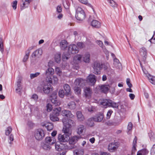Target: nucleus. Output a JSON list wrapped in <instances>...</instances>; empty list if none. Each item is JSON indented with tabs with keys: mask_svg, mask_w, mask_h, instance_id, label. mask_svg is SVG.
Segmentation results:
<instances>
[{
	"mask_svg": "<svg viewBox=\"0 0 155 155\" xmlns=\"http://www.w3.org/2000/svg\"><path fill=\"white\" fill-rule=\"evenodd\" d=\"M79 51V49L77 46L75 45H71L68 47V53H64L62 55V60L65 61L70 57L71 54H74L77 53Z\"/></svg>",
	"mask_w": 155,
	"mask_h": 155,
	"instance_id": "nucleus-1",
	"label": "nucleus"
},
{
	"mask_svg": "<svg viewBox=\"0 0 155 155\" xmlns=\"http://www.w3.org/2000/svg\"><path fill=\"white\" fill-rule=\"evenodd\" d=\"M101 104L104 106L111 107L114 108H118L119 104L110 100L104 99L101 102Z\"/></svg>",
	"mask_w": 155,
	"mask_h": 155,
	"instance_id": "nucleus-2",
	"label": "nucleus"
},
{
	"mask_svg": "<svg viewBox=\"0 0 155 155\" xmlns=\"http://www.w3.org/2000/svg\"><path fill=\"white\" fill-rule=\"evenodd\" d=\"M75 17L76 19L80 21H82L85 18V14L83 10L78 7L76 10Z\"/></svg>",
	"mask_w": 155,
	"mask_h": 155,
	"instance_id": "nucleus-3",
	"label": "nucleus"
},
{
	"mask_svg": "<svg viewBox=\"0 0 155 155\" xmlns=\"http://www.w3.org/2000/svg\"><path fill=\"white\" fill-rule=\"evenodd\" d=\"M34 136L37 140H41L45 136L44 131L41 129L35 130L34 133Z\"/></svg>",
	"mask_w": 155,
	"mask_h": 155,
	"instance_id": "nucleus-4",
	"label": "nucleus"
},
{
	"mask_svg": "<svg viewBox=\"0 0 155 155\" xmlns=\"http://www.w3.org/2000/svg\"><path fill=\"white\" fill-rule=\"evenodd\" d=\"M62 122L64 126L71 128L75 125V123L73 120L71 119L68 120L66 118H64L62 119Z\"/></svg>",
	"mask_w": 155,
	"mask_h": 155,
	"instance_id": "nucleus-5",
	"label": "nucleus"
},
{
	"mask_svg": "<svg viewBox=\"0 0 155 155\" xmlns=\"http://www.w3.org/2000/svg\"><path fill=\"white\" fill-rule=\"evenodd\" d=\"M119 145L117 142H114L110 143L108 147V149L110 152L116 151L119 147Z\"/></svg>",
	"mask_w": 155,
	"mask_h": 155,
	"instance_id": "nucleus-6",
	"label": "nucleus"
},
{
	"mask_svg": "<svg viewBox=\"0 0 155 155\" xmlns=\"http://www.w3.org/2000/svg\"><path fill=\"white\" fill-rule=\"evenodd\" d=\"M54 73V69L51 67L49 68L45 71L46 81H49L50 78L52 77Z\"/></svg>",
	"mask_w": 155,
	"mask_h": 155,
	"instance_id": "nucleus-7",
	"label": "nucleus"
},
{
	"mask_svg": "<svg viewBox=\"0 0 155 155\" xmlns=\"http://www.w3.org/2000/svg\"><path fill=\"white\" fill-rule=\"evenodd\" d=\"M56 92H54L50 96V99L52 103L55 106L59 105L60 102L57 99Z\"/></svg>",
	"mask_w": 155,
	"mask_h": 155,
	"instance_id": "nucleus-8",
	"label": "nucleus"
},
{
	"mask_svg": "<svg viewBox=\"0 0 155 155\" xmlns=\"http://www.w3.org/2000/svg\"><path fill=\"white\" fill-rule=\"evenodd\" d=\"M93 68L94 69L93 73L95 74H98L100 70L102 69V66L100 63L97 61L94 62Z\"/></svg>",
	"mask_w": 155,
	"mask_h": 155,
	"instance_id": "nucleus-9",
	"label": "nucleus"
},
{
	"mask_svg": "<svg viewBox=\"0 0 155 155\" xmlns=\"http://www.w3.org/2000/svg\"><path fill=\"white\" fill-rule=\"evenodd\" d=\"M70 139L69 135L67 134H59L58 137V139L60 142L64 143L68 142Z\"/></svg>",
	"mask_w": 155,
	"mask_h": 155,
	"instance_id": "nucleus-10",
	"label": "nucleus"
},
{
	"mask_svg": "<svg viewBox=\"0 0 155 155\" xmlns=\"http://www.w3.org/2000/svg\"><path fill=\"white\" fill-rule=\"evenodd\" d=\"M85 81L81 78H78L74 81V85L79 86L80 87H83L85 85Z\"/></svg>",
	"mask_w": 155,
	"mask_h": 155,
	"instance_id": "nucleus-11",
	"label": "nucleus"
},
{
	"mask_svg": "<svg viewBox=\"0 0 155 155\" xmlns=\"http://www.w3.org/2000/svg\"><path fill=\"white\" fill-rule=\"evenodd\" d=\"M32 0H22L20 4L21 9L22 10L27 8Z\"/></svg>",
	"mask_w": 155,
	"mask_h": 155,
	"instance_id": "nucleus-12",
	"label": "nucleus"
},
{
	"mask_svg": "<svg viewBox=\"0 0 155 155\" xmlns=\"http://www.w3.org/2000/svg\"><path fill=\"white\" fill-rule=\"evenodd\" d=\"M110 86L109 85H100L97 87V88L100 90L101 91L106 93L109 90Z\"/></svg>",
	"mask_w": 155,
	"mask_h": 155,
	"instance_id": "nucleus-13",
	"label": "nucleus"
},
{
	"mask_svg": "<svg viewBox=\"0 0 155 155\" xmlns=\"http://www.w3.org/2000/svg\"><path fill=\"white\" fill-rule=\"evenodd\" d=\"M42 54V49H38L33 52L31 56L32 58H38L41 57Z\"/></svg>",
	"mask_w": 155,
	"mask_h": 155,
	"instance_id": "nucleus-14",
	"label": "nucleus"
},
{
	"mask_svg": "<svg viewBox=\"0 0 155 155\" xmlns=\"http://www.w3.org/2000/svg\"><path fill=\"white\" fill-rule=\"evenodd\" d=\"M21 78L20 77H19L16 82L17 87L16 89V91L17 92L18 94L20 93L22 89V87L21 85Z\"/></svg>",
	"mask_w": 155,
	"mask_h": 155,
	"instance_id": "nucleus-15",
	"label": "nucleus"
},
{
	"mask_svg": "<svg viewBox=\"0 0 155 155\" xmlns=\"http://www.w3.org/2000/svg\"><path fill=\"white\" fill-rule=\"evenodd\" d=\"M87 81L91 83L92 85H94L96 81L95 76L93 74H90L87 78Z\"/></svg>",
	"mask_w": 155,
	"mask_h": 155,
	"instance_id": "nucleus-16",
	"label": "nucleus"
},
{
	"mask_svg": "<svg viewBox=\"0 0 155 155\" xmlns=\"http://www.w3.org/2000/svg\"><path fill=\"white\" fill-rule=\"evenodd\" d=\"M61 114L63 116L67 117L73 118L74 115L71 114V112L68 110H64L61 111Z\"/></svg>",
	"mask_w": 155,
	"mask_h": 155,
	"instance_id": "nucleus-17",
	"label": "nucleus"
},
{
	"mask_svg": "<svg viewBox=\"0 0 155 155\" xmlns=\"http://www.w3.org/2000/svg\"><path fill=\"white\" fill-rule=\"evenodd\" d=\"M140 55L143 57V60L144 62L147 56V51L146 49L144 47H142L140 49Z\"/></svg>",
	"mask_w": 155,
	"mask_h": 155,
	"instance_id": "nucleus-18",
	"label": "nucleus"
},
{
	"mask_svg": "<svg viewBox=\"0 0 155 155\" xmlns=\"http://www.w3.org/2000/svg\"><path fill=\"white\" fill-rule=\"evenodd\" d=\"M91 25L93 28H99L101 27V23L98 21L93 19L91 23Z\"/></svg>",
	"mask_w": 155,
	"mask_h": 155,
	"instance_id": "nucleus-19",
	"label": "nucleus"
},
{
	"mask_svg": "<svg viewBox=\"0 0 155 155\" xmlns=\"http://www.w3.org/2000/svg\"><path fill=\"white\" fill-rule=\"evenodd\" d=\"M94 121L96 122H101L104 118L103 114L102 113H100L94 117H93Z\"/></svg>",
	"mask_w": 155,
	"mask_h": 155,
	"instance_id": "nucleus-20",
	"label": "nucleus"
},
{
	"mask_svg": "<svg viewBox=\"0 0 155 155\" xmlns=\"http://www.w3.org/2000/svg\"><path fill=\"white\" fill-rule=\"evenodd\" d=\"M52 87L50 84H45L43 87V91L44 93L48 94L51 90Z\"/></svg>",
	"mask_w": 155,
	"mask_h": 155,
	"instance_id": "nucleus-21",
	"label": "nucleus"
},
{
	"mask_svg": "<svg viewBox=\"0 0 155 155\" xmlns=\"http://www.w3.org/2000/svg\"><path fill=\"white\" fill-rule=\"evenodd\" d=\"M56 142V140L53 137H47L45 139V142L50 145L54 144Z\"/></svg>",
	"mask_w": 155,
	"mask_h": 155,
	"instance_id": "nucleus-22",
	"label": "nucleus"
},
{
	"mask_svg": "<svg viewBox=\"0 0 155 155\" xmlns=\"http://www.w3.org/2000/svg\"><path fill=\"white\" fill-rule=\"evenodd\" d=\"M85 96L88 98H90L92 94V90L89 87H86L84 90Z\"/></svg>",
	"mask_w": 155,
	"mask_h": 155,
	"instance_id": "nucleus-23",
	"label": "nucleus"
},
{
	"mask_svg": "<svg viewBox=\"0 0 155 155\" xmlns=\"http://www.w3.org/2000/svg\"><path fill=\"white\" fill-rule=\"evenodd\" d=\"M83 61L85 63H89L90 61V55L89 53H86L83 55Z\"/></svg>",
	"mask_w": 155,
	"mask_h": 155,
	"instance_id": "nucleus-24",
	"label": "nucleus"
},
{
	"mask_svg": "<svg viewBox=\"0 0 155 155\" xmlns=\"http://www.w3.org/2000/svg\"><path fill=\"white\" fill-rule=\"evenodd\" d=\"M68 42L65 40H61L60 44L61 49L62 50H65L68 47Z\"/></svg>",
	"mask_w": 155,
	"mask_h": 155,
	"instance_id": "nucleus-25",
	"label": "nucleus"
},
{
	"mask_svg": "<svg viewBox=\"0 0 155 155\" xmlns=\"http://www.w3.org/2000/svg\"><path fill=\"white\" fill-rule=\"evenodd\" d=\"M33 48L32 47L30 48L26 51L25 55L24 56L22 61L24 62H26L28 59L30 55V51L31 49H33Z\"/></svg>",
	"mask_w": 155,
	"mask_h": 155,
	"instance_id": "nucleus-26",
	"label": "nucleus"
},
{
	"mask_svg": "<svg viewBox=\"0 0 155 155\" xmlns=\"http://www.w3.org/2000/svg\"><path fill=\"white\" fill-rule=\"evenodd\" d=\"M64 88L65 92V95L68 96L71 93V88L69 85L68 84H65L64 86Z\"/></svg>",
	"mask_w": 155,
	"mask_h": 155,
	"instance_id": "nucleus-27",
	"label": "nucleus"
},
{
	"mask_svg": "<svg viewBox=\"0 0 155 155\" xmlns=\"http://www.w3.org/2000/svg\"><path fill=\"white\" fill-rule=\"evenodd\" d=\"M58 79L56 76L54 75L50 78L49 81H47L50 83L56 84L58 83Z\"/></svg>",
	"mask_w": 155,
	"mask_h": 155,
	"instance_id": "nucleus-28",
	"label": "nucleus"
},
{
	"mask_svg": "<svg viewBox=\"0 0 155 155\" xmlns=\"http://www.w3.org/2000/svg\"><path fill=\"white\" fill-rule=\"evenodd\" d=\"M79 139V137L75 136L71 137L69 139V143L70 144L74 145L77 143Z\"/></svg>",
	"mask_w": 155,
	"mask_h": 155,
	"instance_id": "nucleus-29",
	"label": "nucleus"
},
{
	"mask_svg": "<svg viewBox=\"0 0 155 155\" xmlns=\"http://www.w3.org/2000/svg\"><path fill=\"white\" fill-rule=\"evenodd\" d=\"M83 55L81 54H77L74 58V61L77 63L81 62V59L82 58Z\"/></svg>",
	"mask_w": 155,
	"mask_h": 155,
	"instance_id": "nucleus-30",
	"label": "nucleus"
},
{
	"mask_svg": "<svg viewBox=\"0 0 155 155\" xmlns=\"http://www.w3.org/2000/svg\"><path fill=\"white\" fill-rule=\"evenodd\" d=\"M77 117L78 120L80 121H83L85 118L81 112L80 111H77L76 113Z\"/></svg>",
	"mask_w": 155,
	"mask_h": 155,
	"instance_id": "nucleus-31",
	"label": "nucleus"
},
{
	"mask_svg": "<svg viewBox=\"0 0 155 155\" xmlns=\"http://www.w3.org/2000/svg\"><path fill=\"white\" fill-rule=\"evenodd\" d=\"M114 64L115 67L117 68H120L121 67V64L119 61L116 58L114 59Z\"/></svg>",
	"mask_w": 155,
	"mask_h": 155,
	"instance_id": "nucleus-32",
	"label": "nucleus"
},
{
	"mask_svg": "<svg viewBox=\"0 0 155 155\" xmlns=\"http://www.w3.org/2000/svg\"><path fill=\"white\" fill-rule=\"evenodd\" d=\"M70 128L71 127L64 126L63 131L64 133V134H67V135H70L71 133V130Z\"/></svg>",
	"mask_w": 155,
	"mask_h": 155,
	"instance_id": "nucleus-33",
	"label": "nucleus"
},
{
	"mask_svg": "<svg viewBox=\"0 0 155 155\" xmlns=\"http://www.w3.org/2000/svg\"><path fill=\"white\" fill-rule=\"evenodd\" d=\"M86 110L90 113H92L96 111L97 109L95 107L91 105L86 108Z\"/></svg>",
	"mask_w": 155,
	"mask_h": 155,
	"instance_id": "nucleus-34",
	"label": "nucleus"
},
{
	"mask_svg": "<svg viewBox=\"0 0 155 155\" xmlns=\"http://www.w3.org/2000/svg\"><path fill=\"white\" fill-rule=\"evenodd\" d=\"M58 116L54 114H51L50 115V119L52 121L55 122L58 121L59 119L58 117Z\"/></svg>",
	"mask_w": 155,
	"mask_h": 155,
	"instance_id": "nucleus-35",
	"label": "nucleus"
},
{
	"mask_svg": "<svg viewBox=\"0 0 155 155\" xmlns=\"http://www.w3.org/2000/svg\"><path fill=\"white\" fill-rule=\"evenodd\" d=\"M146 76L150 81L152 84H155V77L148 74Z\"/></svg>",
	"mask_w": 155,
	"mask_h": 155,
	"instance_id": "nucleus-36",
	"label": "nucleus"
},
{
	"mask_svg": "<svg viewBox=\"0 0 155 155\" xmlns=\"http://www.w3.org/2000/svg\"><path fill=\"white\" fill-rule=\"evenodd\" d=\"M74 155H83L84 153L83 149H77L74 152Z\"/></svg>",
	"mask_w": 155,
	"mask_h": 155,
	"instance_id": "nucleus-37",
	"label": "nucleus"
},
{
	"mask_svg": "<svg viewBox=\"0 0 155 155\" xmlns=\"http://www.w3.org/2000/svg\"><path fill=\"white\" fill-rule=\"evenodd\" d=\"M94 121L93 117L90 118L87 120L86 122L87 124L90 127L93 126L94 124Z\"/></svg>",
	"mask_w": 155,
	"mask_h": 155,
	"instance_id": "nucleus-38",
	"label": "nucleus"
},
{
	"mask_svg": "<svg viewBox=\"0 0 155 155\" xmlns=\"http://www.w3.org/2000/svg\"><path fill=\"white\" fill-rule=\"evenodd\" d=\"M4 40L2 37H0V51L2 53L4 51Z\"/></svg>",
	"mask_w": 155,
	"mask_h": 155,
	"instance_id": "nucleus-39",
	"label": "nucleus"
},
{
	"mask_svg": "<svg viewBox=\"0 0 155 155\" xmlns=\"http://www.w3.org/2000/svg\"><path fill=\"white\" fill-rule=\"evenodd\" d=\"M84 130V126L83 125H80L79 126L78 128V134L80 135L83 132Z\"/></svg>",
	"mask_w": 155,
	"mask_h": 155,
	"instance_id": "nucleus-40",
	"label": "nucleus"
},
{
	"mask_svg": "<svg viewBox=\"0 0 155 155\" xmlns=\"http://www.w3.org/2000/svg\"><path fill=\"white\" fill-rule=\"evenodd\" d=\"M68 106L70 109H74L76 108V104L74 102L71 101L68 104Z\"/></svg>",
	"mask_w": 155,
	"mask_h": 155,
	"instance_id": "nucleus-41",
	"label": "nucleus"
},
{
	"mask_svg": "<svg viewBox=\"0 0 155 155\" xmlns=\"http://www.w3.org/2000/svg\"><path fill=\"white\" fill-rule=\"evenodd\" d=\"M61 110V108L60 107L55 108L53 110L52 112V114H54L56 115L59 116V113Z\"/></svg>",
	"mask_w": 155,
	"mask_h": 155,
	"instance_id": "nucleus-42",
	"label": "nucleus"
},
{
	"mask_svg": "<svg viewBox=\"0 0 155 155\" xmlns=\"http://www.w3.org/2000/svg\"><path fill=\"white\" fill-rule=\"evenodd\" d=\"M61 54L60 53L56 54L54 57L55 61L57 63H59L61 61Z\"/></svg>",
	"mask_w": 155,
	"mask_h": 155,
	"instance_id": "nucleus-43",
	"label": "nucleus"
},
{
	"mask_svg": "<svg viewBox=\"0 0 155 155\" xmlns=\"http://www.w3.org/2000/svg\"><path fill=\"white\" fill-rule=\"evenodd\" d=\"M136 137H135V138H134V140L133 141V147L132 148V153L131 154H128L127 155H133V154H134L136 150V147H135V144H136V140H135Z\"/></svg>",
	"mask_w": 155,
	"mask_h": 155,
	"instance_id": "nucleus-44",
	"label": "nucleus"
},
{
	"mask_svg": "<svg viewBox=\"0 0 155 155\" xmlns=\"http://www.w3.org/2000/svg\"><path fill=\"white\" fill-rule=\"evenodd\" d=\"M45 126L47 127L48 130H50L53 128V125L51 123H48L45 125Z\"/></svg>",
	"mask_w": 155,
	"mask_h": 155,
	"instance_id": "nucleus-45",
	"label": "nucleus"
},
{
	"mask_svg": "<svg viewBox=\"0 0 155 155\" xmlns=\"http://www.w3.org/2000/svg\"><path fill=\"white\" fill-rule=\"evenodd\" d=\"M40 73L38 72H36L35 73H31L30 74V78L31 79H32L35 78L37 77L39 75Z\"/></svg>",
	"mask_w": 155,
	"mask_h": 155,
	"instance_id": "nucleus-46",
	"label": "nucleus"
},
{
	"mask_svg": "<svg viewBox=\"0 0 155 155\" xmlns=\"http://www.w3.org/2000/svg\"><path fill=\"white\" fill-rule=\"evenodd\" d=\"M102 66V69L103 68L105 70H107L110 69V66L108 63H106L105 64H101Z\"/></svg>",
	"mask_w": 155,
	"mask_h": 155,
	"instance_id": "nucleus-47",
	"label": "nucleus"
},
{
	"mask_svg": "<svg viewBox=\"0 0 155 155\" xmlns=\"http://www.w3.org/2000/svg\"><path fill=\"white\" fill-rule=\"evenodd\" d=\"M107 1L110 3V5L113 8L116 7L117 6V4L113 0H107Z\"/></svg>",
	"mask_w": 155,
	"mask_h": 155,
	"instance_id": "nucleus-48",
	"label": "nucleus"
},
{
	"mask_svg": "<svg viewBox=\"0 0 155 155\" xmlns=\"http://www.w3.org/2000/svg\"><path fill=\"white\" fill-rule=\"evenodd\" d=\"M79 86H74V90L75 92L77 94H79L80 93L81 91V89Z\"/></svg>",
	"mask_w": 155,
	"mask_h": 155,
	"instance_id": "nucleus-49",
	"label": "nucleus"
},
{
	"mask_svg": "<svg viewBox=\"0 0 155 155\" xmlns=\"http://www.w3.org/2000/svg\"><path fill=\"white\" fill-rule=\"evenodd\" d=\"M133 127V125L131 123H129L127 127V133L128 134H130V131H131Z\"/></svg>",
	"mask_w": 155,
	"mask_h": 155,
	"instance_id": "nucleus-50",
	"label": "nucleus"
},
{
	"mask_svg": "<svg viewBox=\"0 0 155 155\" xmlns=\"http://www.w3.org/2000/svg\"><path fill=\"white\" fill-rule=\"evenodd\" d=\"M43 148L46 150H49L51 149V147L49 144L47 143H45L43 145Z\"/></svg>",
	"mask_w": 155,
	"mask_h": 155,
	"instance_id": "nucleus-51",
	"label": "nucleus"
},
{
	"mask_svg": "<svg viewBox=\"0 0 155 155\" xmlns=\"http://www.w3.org/2000/svg\"><path fill=\"white\" fill-rule=\"evenodd\" d=\"M56 73L59 76H61V71L59 68L57 67L55 69Z\"/></svg>",
	"mask_w": 155,
	"mask_h": 155,
	"instance_id": "nucleus-52",
	"label": "nucleus"
},
{
	"mask_svg": "<svg viewBox=\"0 0 155 155\" xmlns=\"http://www.w3.org/2000/svg\"><path fill=\"white\" fill-rule=\"evenodd\" d=\"M59 95L61 98H63L64 95V93L63 89H60L59 91Z\"/></svg>",
	"mask_w": 155,
	"mask_h": 155,
	"instance_id": "nucleus-53",
	"label": "nucleus"
},
{
	"mask_svg": "<svg viewBox=\"0 0 155 155\" xmlns=\"http://www.w3.org/2000/svg\"><path fill=\"white\" fill-rule=\"evenodd\" d=\"M12 131V128L11 127H8L5 131L6 135L8 136L11 133Z\"/></svg>",
	"mask_w": 155,
	"mask_h": 155,
	"instance_id": "nucleus-54",
	"label": "nucleus"
},
{
	"mask_svg": "<svg viewBox=\"0 0 155 155\" xmlns=\"http://www.w3.org/2000/svg\"><path fill=\"white\" fill-rule=\"evenodd\" d=\"M96 42L97 45H98L101 47L102 48H103L104 47L103 45V44L101 41L100 40H97L96 41Z\"/></svg>",
	"mask_w": 155,
	"mask_h": 155,
	"instance_id": "nucleus-55",
	"label": "nucleus"
},
{
	"mask_svg": "<svg viewBox=\"0 0 155 155\" xmlns=\"http://www.w3.org/2000/svg\"><path fill=\"white\" fill-rule=\"evenodd\" d=\"M94 12V15H90V18L91 20H93V19H94L96 18L97 17V15L95 13V12L93 11Z\"/></svg>",
	"mask_w": 155,
	"mask_h": 155,
	"instance_id": "nucleus-56",
	"label": "nucleus"
},
{
	"mask_svg": "<svg viewBox=\"0 0 155 155\" xmlns=\"http://www.w3.org/2000/svg\"><path fill=\"white\" fill-rule=\"evenodd\" d=\"M77 45L78 47L81 48H83L85 46L84 44L82 42H78L77 43Z\"/></svg>",
	"mask_w": 155,
	"mask_h": 155,
	"instance_id": "nucleus-57",
	"label": "nucleus"
},
{
	"mask_svg": "<svg viewBox=\"0 0 155 155\" xmlns=\"http://www.w3.org/2000/svg\"><path fill=\"white\" fill-rule=\"evenodd\" d=\"M47 110L48 111L50 112L51 110L52 109V105L50 104H48L46 106Z\"/></svg>",
	"mask_w": 155,
	"mask_h": 155,
	"instance_id": "nucleus-58",
	"label": "nucleus"
},
{
	"mask_svg": "<svg viewBox=\"0 0 155 155\" xmlns=\"http://www.w3.org/2000/svg\"><path fill=\"white\" fill-rule=\"evenodd\" d=\"M151 155H155V144L153 145L151 150Z\"/></svg>",
	"mask_w": 155,
	"mask_h": 155,
	"instance_id": "nucleus-59",
	"label": "nucleus"
},
{
	"mask_svg": "<svg viewBox=\"0 0 155 155\" xmlns=\"http://www.w3.org/2000/svg\"><path fill=\"white\" fill-rule=\"evenodd\" d=\"M17 2L15 1L13 2L12 4V6L14 9H16L17 8Z\"/></svg>",
	"mask_w": 155,
	"mask_h": 155,
	"instance_id": "nucleus-60",
	"label": "nucleus"
},
{
	"mask_svg": "<svg viewBox=\"0 0 155 155\" xmlns=\"http://www.w3.org/2000/svg\"><path fill=\"white\" fill-rule=\"evenodd\" d=\"M105 124L108 126H112L115 125L114 124H115L114 122L110 121H108L106 122Z\"/></svg>",
	"mask_w": 155,
	"mask_h": 155,
	"instance_id": "nucleus-61",
	"label": "nucleus"
},
{
	"mask_svg": "<svg viewBox=\"0 0 155 155\" xmlns=\"http://www.w3.org/2000/svg\"><path fill=\"white\" fill-rule=\"evenodd\" d=\"M55 147L56 149L58 151H60L61 150V148L59 144L58 143H56L55 144Z\"/></svg>",
	"mask_w": 155,
	"mask_h": 155,
	"instance_id": "nucleus-62",
	"label": "nucleus"
},
{
	"mask_svg": "<svg viewBox=\"0 0 155 155\" xmlns=\"http://www.w3.org/2000/svg\"><path fill=\"white\" fill-rule=\"evenodd\" d=\"M113 113V111L112 110H110L108 111L107 114V119H109L111 114Z\"/></svg>",
	"mask_w": 155,
	"mask_h": 155,
	"instance_id": "nucleus-63",
	"label": "nucleus"
},
{
	"mask_svg": "<svg viewBox=\"0 0 155 155\" xmlns=\"http://www.w3.org/2000/svg\"><path fill=\"white\" fill-rule=\"evenodd\" d=\"M62 8L61 5H58L56 8V11L58 13H60L62 12Z\"/></svg>",
	"mask_w": 155,
	"mask_h": 155,
	"instance_id": "nucleus-64",
	"label": "nucleus"
}]
</instances>
